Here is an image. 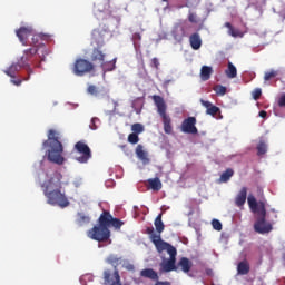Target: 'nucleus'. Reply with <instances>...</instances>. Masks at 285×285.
<instances>
[{
    "instance_id": "obj_1",
    "label": "nucleus",
    "mask_w": 285,
    "mask_h": 285,
    "mask_svg": "<svg viewBox=\"0 0 285 285\" xmlns=\"http://www.w3.org/2000/svg\"><path fill=\"white\" fill-rule=\"evenodd\" d=\"M61 179H63V175L59 171H55L51 177L45 180L40 186L47 198V203L50 204V206L68 208V206H70V200L66 197V193L61 191V188H63Z\"/></svg>"
},
{
    "instance_id": "obj_2",
    "label": "nucleus",
    "mask_w": 285,
    "mask_h": 285,
    "mask_svg": "<svg viewBox=\"0 0 285 285\" xmlns=\"http://www.w3.org/2000/svg\"><path fill=\"white\" fill-rule=\"evenodd\" d=\"M146 233L147 235H149V239L154 244L157 253H164V250H166L170 256L167 262L160 264L161 271L164 273L178 271L177 265H175V263L177 262V248H175V246L170 245L169 243H166V240L161 239V236L156 235L155 227H147Z\"/></svg>"
},
{
    "instance_id": "obj_3",
    "label": "nucleus",
    "mask_w": 285,
    "mask_h": 285,
    "mask_svg": "<svg viewBox=\"0 0 285 285\" xmlns=\"http://www.w3.org/2000/svg\"><path fill=\"white\" fill-rule=\"evenodd\" d=\"M42 146L49 148L47 157L52 164H58V166L63 164V144H61V137L57 130L50 129L48 131V139L43 141Z\"/></svg>"
},
{
    "instance_id": "obj_4",
    "label": "nucleus",
    "mask_w": 285,
    "mask_h": 285,
    "mask_svg": "<svg viewBox=\"0 0 285 285\" xmlns=\"http://www.w3.org/2000/svg\"><path fill=\"white\" fill-rule=\"evenodd\" d=\"M153 101L155 102L158 115H160L163 119L165 135H173V118H170V116H168L166 112V101L161 96H153Z\"/></svg>"
},
{
    "instance_id": "obj_5",
    "label": "nucleus",
    "mask_w": 285,
    "mask_h": 285,
    "mask_svg": "<svg viewBox=\"0 0 285 285\" xmlns=\"http://www.w3.org/2000/svg\"><path fill=\"white\" fill-rule=\"evenodd\" d=\"M92 41L96 43V48L92 49V52L90 55V59L94 62L104 63L106 61V53L101 51L100 48H104V35H101V31L98 29H95L92 31Z\"/></svg>"
},
{
    "instance_id": "obj_6",
    "label": "nucleus",
    "mask_w": 285,
    "mask_h": 285,
    "mask_svg": "<svg viewBox=\"0 0 285 285\" xmlns=\"http://www.w3.org/2000/svg\"><path fill=\"white\" fill-rule=\"evenodd\" d=\"M72 70L76 77H83L85 75H88V72H92L95 70V65L90 62V60L79 58L73 63Z\"/></svg>"
},
{
    "instance_id": "obj_7",
    "label": "nucleus",
    "mask_w": 285,
    "mask_h": 285,
    "mask_svg": "<svg viewBox=\"0 0 285 285\" xmlns=\"http://www.w3.org/2000/svg\"><path fill=\"white\" fill-rule=\"evenodd\" d=\"M88 237L95 242H108L110 239V229L101 225L94 226L88 232Z\"/></svg>"
},
{
    "instance_id": "obj_8",
    "label": "nucleus",
    "mask_w": 285,
    "mask_h": 285,
    "mask_svg": "<svg viewBox=\"0 0 285 285\" xmlns=\"http://www.w3.org/2000/svg\"><path fill=\"white\" fill-rule=\"evenodd\" d=\"M254 230L255 233H258V235H267V233L273 230V223L266 222V212L257 215V219L254 224Z\"/></svg>"
},
{
    "instance_id": "obj_9",
    "label": "nucleus",
    "mask_w": 285,
    "mask_h": 285,
    "mask_svg": "<svg viewBox=\"0 0 285 285\" xmlns=\"http://www.w3.org/2000/svg\"><path fill=\"white\" fill-rule=\"evenodd\" d=\"M102 277L105 285H121V276L119 275V269H117V267L105 269Z\"/></svg>"
},
{
    "instance_id": "obj_10",
    "label": "nucleus",
    "mask_w": 285,
    "mask_h": 285,
    "mask_svg": "<svg viewBox=\"0 0 285 285\" xmlns=\"http://www.w3.org/2000/svg\"><path fill=\"white\" fill-rule=\"evenodd\" d=\"M75 148H76L77 153H79L81 155V156L77 157V161H79V164H88V160L90 159V157H92L90 147H88V145H86V142H83V141H78L75 145Z\"/></svg>"
},
{
    "instance_id": "obj_11",
    "label": "nucleus",
    "mask_w": 285,
    "mask_h": 285,
    "mask_svg": "<svg viewBox=\"0 0 285 285\" xmlns=\"http://www.w3.org/2000/svg\"><path fill=\"white\" fill-rule=\"evenodd\" d=\"M197 118L195 117H188L185 120H183L180 129L181 132H185L186 135H197L199 130L197 129Z\"/></svg>"
},
{
    "instance_id": "obj_12",
    "label": "nucleus",
    "mask_w": 285,
    "mask_h": 285,
    "mask_svg": "<svg viewBox=\"0 0 285 285\" xmlns=\"http://www.w3.org/2000/svg\"><path fill=\"white\" fill-rule=\"evenodd\" d=\"M247 204L252 213H254L255 215H264V213H266V203L262 200L257 202V199L253 195L248 196Z\"/></svg>"
},
{
    "instance_id": "obj_13",
    "label": "nucleus",
    "mask_w": 285,
    "mask_h": 285,
    "mask_svg": "<svg viewBox=\"0 0 285 285\" xmlns=\"http://www.w3.org/2000/svg\"><path fill=\"white\" fill-rule=\"evenodd\" d=\"M32 32H35V30L32 29V27L28 26V27H20L16 31V35L20 43H22V46H28V38L32 35Z\"/></svg>"
},
{
    "instance_id": "obj_14",
    "label": "nucleus",
    "mask_w": 285,
    "mask_h": 285,
    "mask_svg": "<svg viewBox=\"0 0 285 285\" xmlns=\"http://www.w3.org/2000/svg\"><path fill=\"white\" fill-rule=\"evenodd\" d=\"M202 106L206 108V115H210V117H215L218 112H220L219 107L213 105V102L208 100L200 99Z\"/></svg>"
},
{
    "instance_id": "obj_15",
    "label": "nucleus",
    "mask_w": 285,
    "mask_h": 285,
    "mask_svg": "<svg viewBox=\"0 0 285 285\" xmlns=\"http://www.w3.org/2000/svg\"><path fill=\"white\" fill-rule=\"evenodd\" d=\"M111 222L112 215H110V212L104 210L98 219L99 226H102L104 228H110Z\"/></svg>"
},
{
    "instance_id": "obj_16",
    "label": "nucleus",
    "mask_w": 285,
    "mask_h": 285,
    "mask_svg": "<svg viewBox=\"0 0 285 285\" xmlns=\"http://www.w3.org/2000/svg\"><path fill=\"white\" fill-rule=\"evenodd\" d=\"M248 196V188L242 187L239 193L237 194L235 198V205L238 206V208H242L244 204H246V197Z\"/></svg>"
},
{
    "instance_id": "obj_17",
    "label": "nucleus",
    "mask_w": 285,
    "mask_h": 285,
    "mask_svg": "<svg viewBox=\"0 0 285 285\" xmlns=\"http://www.w3.org/2000/svg\"><path fill=\"white\" fill-rule=\"evenodd\" d=\"M140 277H145L146 279H151V282L159 281V274L155 272L153 268H145L140 271Z\"/></svg>"
},
{
    "instance_id": "obj_18",
    "label": "nucleus",
    "mask_w": 285,
    "mask_h": 285,
    "mask_svg": "<svg viewBox=\"0 0 285 285\" xmlns=\"http://www.w3.org/2000/svg\"><path fill=\"white\" fill-rule=\"evenodd\" d=\"M176 268H180L183 273H190V268H193V263L187 257H181Z\"/></svg>"
},
{
    "instance_id": "obj_19",
    "label": "nucleus",
    "mask_w": 285,
    "mask_h": 285,
    "mask_svg": "<svg viewBox=\"0 0 285 285\" xmlns=\"http://www.w3.org/2000/svg\"><path fill=\"white\" fill-rule=\"evenodd\" d=\"M30 59H32L30 56H28L27 53H24L19 60L18 63L22 67V68H27V72L30 77V75H33V70L30 67Z\"/></svg>"
},
{
    "instance_id": "obj_20",
    "label": "nucleus",
    "mask_w": 285,
    "mask_h": 285,
    "mask_svg": "<svg viewBox=\"0 0 285 285\" xmlns=\"http://www.w3.org/2000/svg\"><path fill=\"white\" fill-rule=\"evenodd\" d=\"M189 43L193 50H199L202 48V36L198 32L193 33L189 37Z\"/></svg>"
},
{
    "instance_id": "obj_21",
    "label": "nucleus",
    "mask_w": 285,
    "mask_h": 285,
    "mask_svg": "<svg viewBox=\"0 0 285 285\" xmlns=\"http://www.w3.org/2000/svg\"><path fill=\"white\" fill-rule=\"evenodd\" d=\"M100 68L102 69V72H112V70L117 68V58L112 59L111 61L104 60L100 62Z\"/></svg>"
},
{
    "instance_id": "obj_22",
    "label": "nucleus",
    "mask_w": 285,
    "mask_h": 285,
    "mask_svg": "<svg viewBox=\"0 0 285 285\" xmlns=\"http://www.w3.org/2000/svg\"><path fill=\"white\" fill-rule=\"evenodd\" d=\"M50 35L48 33H35L31 38L32 46H42L40 41H48Z\"/></svg>"
},
{
    "instance_id": "obj_23",
    "label": "nucleus",
    "mask_w": 285,
    "mask_h": 285,
    "mask_svg": "<svg viewBox=\"0 0 285 285\" xmlns=\"http://www.w3.org/2000/svg\"><path fill=\"white\" fill-rule=\"evenodd\" d=\"M161 217H163V214H159L154 220V225L156 228L155 235H159V237H161V233H164L166 228V225H164V220H161Z\"/></svg>"
},
{
    "instance_id": "obj_24",
    "label": "nucleus",
    "mask_w": 285,
    "mask_h": 285,
    "mask_svg": "<svg viewBox=\"0 0 285 285\" xmlns=\"http://www.w3.org/2000/svg\"><path fill=\"white\" fill-rule=\"evenodd\" d=\"M237 273L238 275H248L250 273V264L248 261H242L237 265Z\"/></svg>"
},
{
    "instance_id": "obj_25",
    "label": "nucleus",
    "mask_w": 285,
    "mask_h": 285,
    "mask_svg": "<svg viewBox=\"0 0 285 285\" xmlns=\"http://www.w3.org/2000/svg\"><path fill=\"white\" fill-rule=\"evenodd\" d=\"M136 155L144 164H148L150 161V159H148V154L144 150V146L141 145L136 147Z\"/></svg>"
},
{
    "instance_id": "obj_26",
    "label": "nucleus",
    "mask_w": 285,
    "mask_h": 285,
    "mask_svg": "<svg viewBox=\"0 0 285 285\" xmlns=\"http://www.w3.org/2000/svg\"><path fill=\"white\" fill-rule=\"evenodd\" d=\"M21 68H23L19 62L12 63L6 71L4 73L8 77H11V79H14V75H17V72H19V70H21Z\"/></svg>"
},
{
    "instance_id": "obj_27",
    "label": "nucleus",
    "mask_w": 285,
    "mask_h": 285,
    "mask_svg": "<svg viewBox=\"0 0 285 285\" xmlns=\"http://www.w3.org/2000/svg\"><path fill=\"white\" fill-rule=\"evenodd\" d=\"M257 156L263 157V155H266L268 153V144H266V140L261 139L256 146Z\"/></svg>"
},
{
    "instance_id": "obj_28",
    "label": "nucleus",
    "mask_w": 285,
    "mask_h": 285,
    "mask_svg": "<svg viewBox=\"0 0 285 285\" xmlns=\"http://www.w3.org/2000/svg\"><path fill=\"white\" fill-rule=\"evenodd\" d=\"M147 181L151 190H155L156 193H159V190H161L163 185L159 178H149Z\"/></svg>"
},
{
    "instance_id": "obj_29",
    "label": "nucleus",
    "mask_w": 285,
    "mask_h": 285,
    "mask_svg": "<svg viewBox=\"0 0 285 285\" xmlns=\"http://www.w3.org/2000/svg\"><path fill=\"white\" fill-rule=\"evenodd\" d=\"M90 222V216L81 212L77 213L76 224L77 226H86Z\"/></svg>"
},
{
    "instance_id": "obj_30",
    "label": "nucleus",
    "mask_w": 285,
    "mask_h": 285,
    "mask_svg": "<svg viewBox=\"0 0 285 285\" xmlns=\"http://www.w3.org/2000/svg\"><path fill=\"white\" fill-rule=\"evenodd\" d=\"M210 75H213V67L203 66L200 69V79L203 81H208V79H210Z\"/></svg>"
},
{
    "instance_id": "obj_31",
    "label": "nucleus",
    "mask_w": 285,
    "mask_h": 285,
    "mask_svg": "<svg viewBox=\"0 0 285 285\" xmlns=\"http://www.w3.org/2000/svg\"><path fill=\"white\" fill-rule=\"evenodd\" d=\"M225 75L228 77V79H235V77H237V67H235L233 62H228Z\"/></svg>"
},
{
    "instance_id": "obj_32",
    "label": "nucleus",
    "mask_w": 285,
    "mask_h": 285,
    "mask_svg": "<svg viewBox=\"0 0 285 285\" xmlns=\"http://www.w3.org/2000/svg\"><path fill=\"white\" fill-rule=\"evenodd\" d=\"M233 175H235V171L230 168L226 169L222 175H220V181H223L224 184H226V181L230 180V177H233Z\"/></svg>"
},
{
    "instance_id": "obj_33",
    "label": "nucleus",
    "mask_w": 285,
    "mask_h": 285,
    "mask_svg": "<svg viewBox=\"0 0 285 285\" xmlns=\"http://www.w3.org/2000/svg\"><path fill=\"white\" fill-rule=\"evenodd\" d=\"M279 72L275 69H272L269 71H266L264 75V81H271V79H275Z\"/></svg>"
},
{
    "instance_id": "obj_34",
    "label": "nucleus",
    "mask_w": 285,
    "mask_h": 285,
    "mask_svg": "<svg viewBox=\"0 0 285 285\" xmlns=\"http://www.w3.org/2000/svg\"><path fill=\"white\" fill-rule=\"evenodd\" d=\"M108 264H111V266H115L114 268H117V266H119V264L121 263V258L115 256V255H110L107 258Z\"/></svg>"
},
{
    "instance_id": "obj_35",
    "label": "nucleus",
    "mask_w": 285,
    "mask_h": 285,
    "mask_svg": "<svg viewBox=\"0 0 285 285\" xmlns=\"http://www.w3.org/2000/svg\"><path fill=\"white\" fill-rule=\"evenodd\" d=\"M131 131L135 135H141V132H144V125H141L139 122L131 125Z\"/></svg>"
},
{
    "instance_id": "obj_36",
    "label": "nucleus",
    "mask_w": 285,
    "mask_h": 285,
    "mask_svg": "<svg viewBox=\"0 0 285 285\" xmlns=\"http://www.w3.org/2000/svg\"><path fill=\"white\" fill-rule=\"evenodd\" d=\"M225 28H228L229 35L232 37H239V30L235 29L230 22H226Z\"/></svg>"
},
{
    "instance_id": "obj_37",
    "label": "nucleus",
    "mask_w": 285,
    "mask_h": 285,
    "mask_svg": "<svg viewBox=\"0 0 285 285\" xmlns=\"http://www.w3.org/2000/svg\"><path fill=\"white\" fill-rule=\"evenodd\" d=\"M88 95H92L94 97H97L99 95V89L95 85H89L87 88Z\"/></svg>"
},
{
    "instance_id": "obj_38",
    "label": "nucleus",
    "mask_w": 285,
    "mask_h": 285,
    "mask_svg": "<svg viewBox=\"0 0 285 285\" xmlns=\"http://www.w3.org/2000/svg\"><path fill=\"white\" fill-rule=\"evenodd\" d=\"M128 142L132 144V145L139 144V135L138 134H134V132L129 134Z\"/></svg>"
},
{
    "instance_id": "obj_39",
    "label": "nucleus",
    "mask_w": 285,
    "mask_h": 285,
    "mask_svg": "<svg viewBox=\"0 0 285 285\" xmlns=\"http://www.w3.org/2000/svg\"><path fill=\"white\" fill-rule=\"evenodd\" d=\"M214 91L216 92V95H220L223 97V95H226V87L222 85H216L214 87Z\"/></svg>"
},
{
    "instance_id": "obj_40",
    "label": "nucleus",
    "mask_w": 285,
    "mask_h": 285,
    "mask_svg": "<svg viewBox=\"0 0 285 285\" xmlns=\"http://www.w3.org/2000/svg\"><path fill=\"white\" fill-rule=\"evenodd\" d=\"M110 226H114V228H121L124 226V222H121L119 218H111Z\"/></svg>"
},
{
    "instance_id": "obj_41",
    "label": "nucleus",
    "mask_w": 285,
    "mask_h": 285,
    "mask_svg": "<svg viewBox=\"0 0 285 285\" xmlns=\"http://www.w3.org/2000/svg\"><path fill=\"white\" fill-rule=\"evenodd\" d=\"M23 81H30V75H28L27 78L21 79H17V78H12L11 79V83H13V86H21V83H23Z\"/></svg>"
},
{
    "instance_id": "obj_42",
    "label": "nucleus",
    "mask_w": 285,
    "mask_h": 285,
    "mask_svg": "<svg viewBox=\"0 0 285 285\" xmlns=\"http://www.w3.org/2000/svg\"><path fill=\"white\" fill-rule=\"evenodd\" d=\"M37 52H39V49H37V48H30V49L24 50V55H27L31 59L35 57V55H37Z\"/></svg>"
},
{
    "instance_id": "obj_43",
    "label": "nucleus",
    "mask_w": 285,
    "mask_h": 285,
    "mask_svg": "<svg viewBox=\"0 0 285 285\" xmlns=\"http://www.w3.org/2000/svg\"><path fill=\"white\" fill-rule=\"evenodd\" d=\"M212 226L214 228V230H222L223 226H222V222H219L218 219H213L212 220Z\"/></svg>"
},
{
    "instance_id": "obj_44",
    "label": "nucleus",
    "mask_w": 285,
    "mask_h": 285,
    "mask_svg": "<svg viewBox=\"0 0 285 285\" xmlns=\"http://www.w3.org/2000/svg\"><path fill=\"white\" fill-rule=\"evenodd\" d=\"M122 268H126V271H135V265L128 261H125L122 263Z\"/></svg>"
},
{
    "instance_id": "obj_45",
    "label": "nucleus",
    "mask_w": 285,
    "mask_h": 285,
    "mask_svg": "<svg viewBox=\"0 0 285 285\" xmlns=\"http://www.w3.org/2000/svg\"><path fill=\"white\" fill-rule=\"evenodd\" d=\"M261 97H262V89L261 88H256L253 91V99H255V101H257Z\"/></svg>"
},
{
    "instance_id": "obj_46",
    "label": "nucleus",
    "mask_w": 285,
    "mask_h": 285,
    "mask_svg": "<svg viewBox=\"0 0 285 285\" xmlns=\"http://www.w3.org/2000/svg\"><path fill=\"white\" fill-rule=\"evenodd\" d=\"M188 21H189L190 23H197V22H198V20H197V13H189V16H188Z\"/></svg>"
},
{
    "instance_id": "obj_47",
    "label": "nucleus",
    "mask_w": 285,
    "mask_h": 285,
    "mask_svg": "<svg viewBox=\"0 0 285 285\" xmlns=\"http://www.w3.org/2000/svg\"><path fill=\"white\" fill-rule=\"evenodd\" d=\"M151 68L159 70V59H157V58L151 59Z\"/></svg>"
},
{
    "instance_id": "obj_48",
    "label": "nucleus",
    "mask_w": 285,
    "mask_h": 285,
    "mask_svg": "<svg viewBox=\"0 0 285 285\" xmlns=\"http://www.w3.org/2000/svg\"><path fill=\"white\" fill-rule=\"evenodd\" d=\"M279 108H285V94H283L278 99Z\"/></svg>"
},
{
    "instance_id": "obj_49",
    "label": "nucleus",
    "mask_w": 285,
    "mask_h": 285,
    "mask_svg": "<svg viewBox=\"0 0 285 285\" xmlns=\"http://www.w3.org/2000/svg\"><path fill=\"white\" fill-rule=\"evenodd\" d=\"M96 121H99V119H97V118H92V119H91V124L89 125V128H90L91 130H97V124H96Z\"/></svg>"
},
{
    "instance_id": "obj_50",
    "label": "nucleus",
    "mask_w": 285,
    "mask_h": 285,
    "mask_svg": "<svg viewBox=\"0 0 285 285\" xmlns=\"http://www.w3.org/2000/svg\"><path fill=\"white\" fill-rule=\"evenodd\" d=\"M156 285H170V282H168V281H165V282H163V281H157V282H156Z\"/></svg>"
},
{
    "instance_id": "obj_51",
    "label": "nucleus",
    "mask_w": 285,
    "mask_h": 285,
    "mask_svg": "<svg viewBox=\"0 0 285 285\" xmlns=\"http://www.w3.org/2000/svg\"><path fill=\"white\" fill-rule=\"evenodd\" d=\"M258 115L262 117V119H266L267 112L265 110H261Z\"/></svg>"
},
{
    "instance_id": "obj_52",
    "label": "nucleus",
    "mask_w": 285,
    "mask_h": 285,
    "mask_svg": "<svg viewBox=\"0 0 285 285\" xmlns=\"http://www.w3.org/2000/svg\"><path fill=\"white\" fill-rule=\"evenodd\" d=\"M272 213L274 214V218L277 219V212H275V209H272Z\"/></svg>"
},
{
    "instance_id": "obj_53",
    "label": "nucleus",
    "mask_w": 285,
    "mask_h": 285,
    "mask_svg": "<svg viewBox=\"0 0 285 285\" xmlns=\"http://www.w3.org/2000/svg\"><path fill=\"white\" fill-rule=\"evenodd\" d=\"M163 1H165V2H166V1H168V0H163Z\"/></svg>"
}]
</instances>
